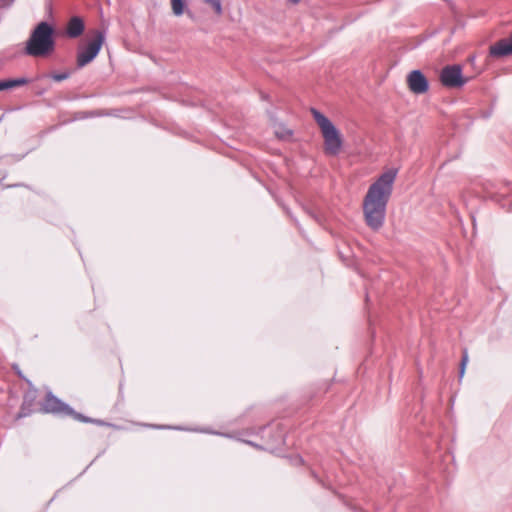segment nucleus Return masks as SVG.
Segmentation results:
<instances>
[{"label":"nucleus","mask_w":512,"mask_h":512,"mask_svg":"<svg viewBox=\"0 0 512 512\" xmlns=\"http://www.w3.org/2000/svg\"><path fill=\"white\" fill-rule=\"evenodd\" d=\"M489 53L492 57L501 58L512 55V34L508 38L501 39L490 46Z\"/></svg>","instance_id":"6e6552de"},{"label":"nucleus","mask_w":512,"mask_h":512,"mask_svg":"<svg viewBox=\"0 0 512 512\" xmlns=\"http://www.w3.org/2000/svg\"><path fill=\"white\" fill-rule=\"evenodd\" d=\"M84 31V23L79 17H73L67 25L66 33L70 38L80 36Z\"/></svg>","instance_id":"1a4fd4ad"},{"label":"nucleus","mask_w":512,"mask_h":512,"mask_svg":"<svg viewBox=\"0 0 512 512\" xmlns=\"http://www.w3.org/2000/svg\"><path fill=\"white\" fill-rule=\"evenodd\" d=\"M468 361H469L468 351L465 348V349H463L462 359H461V363H460V371H459V377L460 378H462L464 376L465 369H466V366L468 364Z\"/></svg>","instance_id":"f8f14e48"},{"label":"nucleus","mask_w":512,"mask_h":512,"mask_svg":"<svg viewBox=\"0 0 512 512\" xmlns=\"http://www.w3.org/2000/svg\"><path fill=\"white\" fill-rule=\"evenodd\" d=\"M53 28L47 22H40L32 31L26 43V54L33 57L46 56L53 52L55 42Z\"/></svg>","instance_id":"f03ea898"},{"label":"nucleus","mask_w":512,"mask_h":512,"mask_svg":"<svg viewBox=\"0 0 512 512\" xmlns=\"http://www.w3.org/2000/svg\"><path fill=\"white\" fill-rule=\"evenodd\" d=\"M184 1L183 0H171V7L174 15L180 16L184 12Z\"/></svg>","instance_id":"9b49d317"},{"label":"nucleus","mask_w":512,"mask_h":512,"mask_svg":"<svg viewBox=\"0 0 512 512\" xmlns=\"http://www.w3.org/2000/svg\"><path fill=\"white\" fill-rule=\"evenodd\" d=\"M205 3L211 5L217 15L222 14V5L220 0H205Z\"/></svg>","instance_id":"ddd939ff"},{"label":"nucleus","mask_w":512,"mask_h":512,"mask_svg":"<svg viewBox=\"0 0 512 512\" xmlns=\"http://www.w3.org/2000/svg\"><path fill=\"white\" fill-rule=\"evenodd\" d=\"M311 113L319 126L323 139L324 149L329 155H337L342 147V137L334 124L321 112L312 108Z\"/></svg>","instance_id":"7ed1b4c3"},{"label":"nucleus","mask_w":512,"mask_h":512,"mask_svg":"<svg viewBox=\"0 0 512 512\" xmlns=\"http://www.w3.org/2000/svg\"><path fill=\"white\" fill-rule=\"evenodd\" d=\"M286 135H287V136H290V135H291V132H290V131H287V132H286Z\"/></svg>","instance_id":"dca6fc26"},{"label":"nucleus","mask_w":512,"mask_h":512,"mask_svg":"<svg viewBox=\"0 0 512 512\" xmlns=\"http://www.w3.org/2000/svg\"><path fill=\"white\" fill-rule=\"evenodd\" d=\"M42 410L46 413L73 415L76 419L87 421L86 418L75 413L67 404L63 403L51 393L47 394L45 401L42 404Z\"/></svg>","instance_id":"39448f33"},{"label":"nucleus","mask_w":512,"mask_h":512,"mask_svg":"<svg viewBox=\"0 0 512 512\" xmlns=\"http://www.w3.org/2000/svg\"><path fill=\"white\" fill-rule=\"evenodd\" d=\"M288 1H289L290 3H292V4H297V3H299V2H300V0H288Z\"/></svg>","instance_id":"2eb2a0df"},{"label":"nucleus","mask_w":512,"mask_h":512,"mask_svg":"<svg viewBox=\"0 0 512 512\" xmlns=\"http://www.w3.org/2000/svg\"><path fill=\"white\" fill-rule=\"evenodd\" d=\"M397 170L389 169L373 182L363 199V214L368 227L379 230L385 221L386 207L392 195Z\"/></svg>","instance_id":"f257e3e1"},{"label":"nucleus","mask_w":512,"mask_h":512,"mask_svg":"<svg viewBox=\"0 0 512 512\" xmlns=\"http://www.w3.org/2000/svg\"><path fill=\"white\" fill-rule=\"evenodd\" d=\"M68 76H69L68 73H61V74H53L51 77H52L53 80L59 82V81L67 79Z\"/></svg>","instance_id":"4468645a"},{"label":"nucleus","mask_w":512,"mask_h":512,"mask_svg":"<svg viewBox=\"0 0 512 512\" xmlns=\"http://www.w3.org/2000/svg\"><path fill=\"white\" fill-rule=\"evenodd\" d=\"M441 82L447 87H461L465 84L461 67L458 65L447 66L441 72Z\"/></svg>","instance_id":"423d86ee"},{"label":"nucleus","mask_w":512,"mask_h":512,"mask_svg":"<svg viewBox=\"0 0 512 512\" xmlns=\"http://www.w3.org/2000/svg\"><path fill=\"white\" fill-rule=\"evenodd\" d=\"M407 85L414 94H424L429 89V83L420 70H413L407 75Z\"/></svg>","instance_id":"0eeeda50"},{"label":"nucleus","mask_w":512,"mask_h":512,"mask_svg":"<svg viewBox=\"0 0 512 512\" xmlns=\"http://www.w3.org/2000/svg\"><path fill=\"white\" fill-rule=\"evenodd\" d=\"M104 39V34L101 31H96L93 39L86 46L79 47L77 52V66L79 68L94 60L104 43Z\"/></svg>","instance_id":"20e7f679"},{"label":"nucleus","mask_w":512,"mask_h":512,"mask_svg":"<svg viewBox=\"0 0 512 512\" xmlns=\"http://www.w3.org/2000/svg\"><path fill=\"white\" fill-rule=\"evenodd\" d=\"M28 83L26 78L10 79L0 81V91L22 86Z\"/></svg>","instance_id":"9d476101"}]
</instances>
